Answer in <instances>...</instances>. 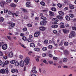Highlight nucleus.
<instances>
[{"label": "nucleus", "instance_id": "0eeeda50", "mask_svg": "<svg viewBox=\"0 0 76 76\" xmlns=\"http://www.w3.org/2000/svg\"><path fill=\"white\" fill-rule=\"evenodd\" d=\"M11 71V72L13 73H15V72H16V73H18V70L16 69H12Z\"/></svg>", "mask_w": 76, "mask_h": 76}, {"label": "nucleus", "instance_id": "b1692460", "mask_svg": "<svg viewBox=\"0 0 76 76\" xmlns=\"http://www.w3.org/2000/svg\"><path fill=\"white\" fill-rule=\"evenodd\" d=\"M27 41L30 42H34V40H31V39L30 38H29L27 39Z\"/></svg>", "mask_w": 76, "mask_h": 76}, {"label": "nucleus", "instance_id": "09e8293b", "mask_svg": "<svg viewBox=\"0 0 76 76\" xmlns=\"http://www.w3.org/2000/svg\"><path fill=\"white\" fill-rule=\"evenodd\" d=\"M3 58L4 59V60H6V59H7V56H4L3 57Z\"/></svg>", "mask_w": 76, "mask_h": 76}, {"label": "nucleus", "instance_id": "bb28decb", "mask_svg": "<svg viewBox=\"0 0 76 76\" xmlns=\"http://www.w3.org/2000/svg\"><path fill=\"white\" fill-rule=\"evenodd\" d=\"M34 51H39L40 50V49L39 48H34Z\"/></svg>", "mask_w": 76, "mask_h": 76}, {"label": "nucleus", "instance_id": "f3484780", "mask_svg": "<svg viewBox=\"0 0 76 76\" xmlns=\"http://www.w3.org/2000/svg\"><path fill=\"white\" fill-rule=\"evenodd\" d=\"M30 46L31 47L34 48L35 47V44L34 43H31L30 44Z\"/></svg>", "mask_w": 76, "mask_h": 76}, {"label": "nucleus", "instance_id": "bf43d9fd", "mask_svg": "<svg viewBox=\"0 0 76 76\" xmlns=\"http://www.w3.org/2000/svg\"><path fill=\"white\" fill-rule=\"evenodd\" d=\"M53 33L54 34H57V31L56 30H54L53 31Z\"/></svg>", "mask_w": 76, "mask_h": 76}, {"label": "nucleus", "instance_id": "774afa93", "mask_svg": "<svg viewBox=\"0 0 76 76\" xmlns=\"http://www.w3.org/2000/svg\"><path fill=\"white\" fill-rule=\"evenodd\" d=\"M8 13L9 15H11L12 14V12L10 11H9L8 12Z\"/></svg>", "mask_w": 76, "mask_h": 76}, {"label": "nucleus", "instance_id": "052dcab7", "mask_svg": "<svg viewBox=\"0 0 76 76\" xmlns=\"http://www.w3.org/2000/svg\"><path fill=\"white\" fill-rule=\"evenodd\" d=\"M60 27L61 28H65V26H64L63 25L62 26H60Z\"/></svg>", "mask_w": 76, "mask_h": 76}, {"label": "nucleus", "instance_id": "c756f323", "mask_svg": "<svg viewBox=\"0 0 76 76\" xmlns=\"http://www.w3.org/2000/svg\"><path fill=\"white\" fill-rule=\"evenodd\" d=\"M67 60H68L67 58H65L63 59V61L64 63H66V62H67Z\"/></svg>", "mask_w": 76, "mask_h": 76}, {"label": "nucleus", "instance_id": "7ed1b4c3", "mask_svg": "<svg viewBox=\"0 0 76 76\" xmlns=\"http://www.w3.org/2000/svg\"><path fill=\"white\" fill-rule=\"evenodd\" d=\"M35 69H36V67L35 66H34L33 68V70H31V74H32V73H37V71L35 70Z\"/></svg>", "mask_w": 76, "mask_h": 76}, {"label": "nucleus", "instance_id": "f257e3e1", "mask_svg": "<svg viewBox=\"0 0 76 76\" xmlns=\"http://www.w3.org/2000/svg\"><path fill=\"white\" fill-rule=\"evenodd\" d=\"M30 58L29 57H27L24 60L25 65H28L29 62Z\"/></svg>", "mask_w": 76, "mask_h": 76}, {"label": "nucleus", "instance_id": "680f3d73", "mask_svg": "<svg viewBox=\"0 0 76 76\" xmlns=\"http://www.w3.org/2000/svg\"><path fill=\"white\" fill-rule=\"evenodd\" d=\"M63 44V43L61 42L60 43L59 45V46H60V47H61V46H62Z\"/></svg>", "mask_w": 76, "mask_h": 76}, {"label": "nucleus", "instance_id": "6e6552de", "mask_svg": "<svg viewBox=\"0 0 76 76\" xmlns=\"http://www.w3.org/2000/svg\"><path fill=\"white\" fill-rule=\"evenodd\" d=\"M19 65L20 67H23L24 66V61H21L20 62Z\"/></svg>", "mask_w": 76, "mask_h": 76}, {"label": "nucleus", "instance_id": "c03bdc74", "mask_svg": "<svg viewBox=\"0 0 76 76\" xmlns=\"http://www.w3.org/2000/svg\"><path fill=\"white\" fill-rule=\"evenodd\" d=\"M72 28L73 30L76 31V27L75 26H72Z\"/></svg>", "mask_w": 76, "mask_h": 76}, {"label": "nucleus", "instance_id": "ea45409f", "mask_svg": "<svg viewBox=\"0 0 76 76\" xmlns=\"http://www.w3.org/2000/svg\"><path fill=\"white\" fill-rule=\"evenodd\" d=\"M42 50L43 51H46L47 50V48L46 47H44L42 48Z\"/></svg>", "mask_w": 76, "mask_h": 76}, {"label": "nucleus", "instance_id": "0e129e2a", "mask_svg": "<svg viewBox=\"0 0 76 76\" xmlns=\"http://www.w3.org/2000/svg\"><path fill=\"white\" fill-rule=\"evenodd\" d=\"M39 15L41 17H42V16H43V14L40 13L39 14Z\"/></svg>", "mask_w": 76, "mask_h": 76}, {"label": "nucleus", "instance_id": "4be33fe9", "mask_svg": "<svg viewBox=\"0 0 76 76\" xmlns=\"http://www.w3.org/2000/svg\"><path fill=\"white\" fill-rule=\"evenodd\" d=\"M57 18H58V19H60L61 20H62V19H63V18L61 16H58L57 17Z\"/></svg>", "mask_w": 76, "mask_h": 76}, {"label": "nucleus", "instance_id": "f704fd0d", "mask_svg": "<svg viewBox=\"0 0 76 76\" xmlns=\"http://www.w3.org/2000/svg\"><path fill=\"white\" fill-rule=\"evenodd\" d=\"M58 6L59 8H61V7H62V5H61V4H60V3H58Z\"/></svg>", "mask_w": 76, "mask_h": 76}, {"label": "nucleus", "instance_id": "393cba45", "mask_svg": "<svg viewBox=\"0 0 76 76\" xmlns=\"http://www.w3.org/2000/svg\"><path fill=\"white\" fill-rule=\"evenodd\" d=\"M65 18L67 20H70V18L69 17V16H68V15L66 16Z\"/></svg>", "mask_w": 76, "mask_h": 76}, {"label": "nucleus", "instance_id": "37998d69", "mask_svg": "<svg viewBox=\"0 0 76 76\" xmlns=\"http://www.w3.org/2000/svg\"><path fill=\"white\" fill-rule=\"evenodd\" d=\"M3 44H4V42H1L0 43V47H1V46Z\"/></svg>", "mask_w": 76, "mask_h": 76}, {"label": "nucleus", "instance_id": "9b49d317", "mask_svg": "<svg viewBox=\"0 0 76 76\" xmlns=\"http://www.w3.org/2000/svg\"><path fill=\"white\" fill-rule=\"evenodd\" d=\"M26 5V7H31V2H27Z\"/></svg>", "mask_w": 76, "mask_h": 76}, {"label": "nucleus", "instance_id": "49530a36", "mask_svg": "<svg viewBox=\"0 0 76 76\" xmlns=\"http://www.w3.org/2000/svg\"><path fill=\"white\" fill-rule=\"evenodd\" d=\"M4 63L5 65H7V64H8V63H9V61H6L5 62H4Z\"/></svg>", "mask_w": 76, "mask_h": 76}, {"label": "nucleus", "instance_id": "603ef678", "mask_svg": "<svg viewBox=\"0 0 76 76\" xmlns=\"http://www.w3.org/2000/svg\"><path fill=\"white\" fill-rule=\"evenodd\" d=\"M32 53V51H30L28 53V54L30 56H31Z\"/></svg>", "mask_w": 76, "mask_h": 76}, {"label": "nucleus", "instance_id": "aec40b11", "mask_svg": "<svg viewBox=\"0 0 76 76\" xmlns=\"http://www.w3.org/2000/svg\"><path fill=\"white\" fill-rule=\"evenodd\" d=\"M10 26L12 27H13L15 26V24L13 23H10Z\"/></svg>", "mask_w": 76, "mask_h": 76}, {"label": "nucleus", "instance_id": "e2e57ef3", "mask_svg": "<svg viewBox=\"0 0 76 76\" xmlns=\"http://www.w3.org/2000/svg\"><path fill=\"white\" fill-rule=\"evenodd\" d=\"M12 2V0H7V3H10Z\"/></svg>", "mask_w": 76, "mask_h": 76}, {"label": "nucleus", "instance_id": "5701e85b", "mask_svg": "<svg viewBox=\"0 0 76 76\" xmlns=\"http://www.w3.org/2000/svg\"><path fill=\"white\" fill-rule=\"evenodd\" d=\"M51 27L53 28H58V25H53L51 26Z\"/></svg>", "mask_w": 76, "mask_h": 76}, {"label": "nucleus", "instance_id": "c85d7f7f", "mask_svg": "<svg viewBox=\"0 0 76 76\" xmlns=\"http://www.w3.org/2000/svg\"><path fill=\"white\" fill-rule=\"evenodd\" d=\"M3 20H4V18H3V17H0V22H3Z\"/></svg>", "mask_w": 76, "mask_h": 76}, {"label": "nucleus", "instance_id": "69168bd1", "mask_svg": "<svg viewBox=\"0 0 76 76\" xmlns=\"http://www.w3.org/2000/svg\"><path fill=\"white\" fill-rule=\"evenodd\" d=\"M0 56H1V57L3 56V53L1 52H0Z\"/></svg>", "mask_w": 76, "mask_h": 76}, {"label": "nucleus", "instance_id": "423d86ee", "mask_svg": "<svg viewBox=\"0 0 76 76\" xmlns=\"http://www.w3.org/2000/svg\"><path fill=\"white\" fill-rule=\"evenodd\" d=\"M64 54L65 56H69V51L66 50H65L64 51Z\"/></svg>", "mask_w": 76, "mask_h": 76}, {"label": "nucleus", "instance_id": "a18cd8bd", "mask_svg": "<svg viewBox=\"0 0 76 76\" xmlns=\"http://www.w3.org/2000/svg\"><path fill=\"white\" fill-rule=\"evenodd\" d=\"M48 40H46L44 41V43L45 44H48Z\"/></svg>", "mask_w": 76, "mask_h": 76}, {"label": "nucleus", "instance_id": "20e7f679", "mask_svg": "<svg viewBox=\"0 0 76 76\" xmlns=\"http://www.w3.org/2000/svg\"><path fill=\"white\" fill-rule=\"evenodd\" d=\"M40 34H41V32L40 31H37L34 33V37H38L39 35Z\"/></svg>", "mask_w": 76, "mask_h": 76}, {"label": "nucleus", "instance_id": "c9c22d12", "mask_svg": "<svg viewBox=\"0 0 76 76\" xmlns=\"http://www.w3.org/2000/svg\"><path fill=\"white\" fill-rule=\"evenodd\" d=\"M19 63L18 61L15 62V65L16 66H19Z\"/></svg>", "mask_w": 76, "mask_h": 76}, {"label": "nucleus", "instance_id": "58836bf2", "mask_svg": "<svg viewBox=\"0 0 76 76\" xmlns=\"http://www.w3.org/2000/svg\"><path fill=\"white\" fill-rule=\"evenodd\" d=\"M40 4L42 6H45V3L44 2H40Z\"/></svg>", "mask_w": 76, "mask_h": 76}, {"label": "nucleus", "instance_id": "5fc2aeb1", "mask_svg": "<svg viewBox=\"0 0 76 76\" xmlns=\"http://www.w3.org/2000/svg\"><path fill=\"white\" fill-rule=\"evenodd\" d=\"M23 56L21 55H20L19 56V58H20L21 59H22L23 58Z\"/></svg>", "mask_w": 76, "mask_h": 76}, {"label": "nucleus", "instance_id": "4468645a", "mask_svg": "<svg viewBox=\"0 0 76 76\" xmlns=\"http://www.w3.org/2000/svg\"><path fill=\"white\" fill-rule=\"evenodd\" d=\"M63 31L64 34H68L69 32V30L64 29L63 30Z\"/></svg>", "mask_w": 76, "mask_h": 76}, {"label": "nucleus", "instance_id": "e433bc0d", "mask_svg": "<svg viewBox=\"0 0 76 76\" xmlns=\"http://www.w3.org/2000/svg\"><path fill=\"white\" fill-rule=\"evenodd\" d=\"M8 12V10L7 9H5L4 10V13H6Z\"/></svg>", "mask_w": 76, "mask_h": 76}, {"label": "nucleus", "instance_id": "3c124183", "mask_svg": "<svg viewBox=\"0 0 76 76\" xmlns=\"http://www.w3.org/2000/svg\"><path fill=\"white\" fill-rule=\"evenodd\" d=\"M52 48V45H49L48 46V49H51V48Z\"/></svg>", "mask_w": 76, "mask_h": 76}, {"label": "nucleus", "instance_id": "6ab92c4d", "mask_svg": "<svg viewBox=\"0 0 76 76\" xmlns=\"http://www.w3.org/2000/svg\"><path fill=\"white\" fill-rule=\"evenodd\" d=\"M69 8L70 9H74V8L75 7L74 5L72 4L69 5Z\"/></svg>", "mask_w": 76, "mask_h": 76}, {"label": "nucleus", "instance_id": "ddd939ff", "mask_svg": "<svg viewBox=\"0 0 76 76\" xmlns=\"http://www.w3.org/2000/svg\"><path fill=\"white\" fill-rule=\"evenodd\" d=\"M0 73L2 74H4L6 73V71L4 69H1L0 70Z\"/></svg>", "mask_w": 76, "mask_h": 76}, {"label": "nucleus", "instance_id": "2f4dec72", "mask_svg": "<svg viewBox=\"0 0 76 76\" xmlns=\"http://www.w3.org/2000/svg\"><path fill=\"white\" fill-rule=\"evenodd\" d=\"M15 61H16V60H12L11 61L10 63H11V64H14Z\"/></svg>", "mask_w": 76, "mask_h": 76}, {"label": "nucleus", "instance_id": "1a4fd4ad", "mask_svg": "<svg viewBox=\"0 0 76 76\" xmlns=\"http://www.w3.org/2000/svg\"><path fill=\"white\" fill-rule=\"evenodd\" d=\"M46 22H47V21H45V20H44L42 21V22H40V24L41 25L44 26L45 25Z\"/></svg>", "mask_w": 76, "mask_h": 76}, {"label": "nucleus", "instance_id": "864d4df0", "mask_svg": "<svg viewBox=\"0 0 76 76\" xmlns=\"http://www.w3.org/2000/svg\"><path fill=\"white\" fill-rule=\"evenodd\" d=\"M53 59L54 60H57L58 59V58L57 57H54L53 58Z\"/></svg>", "mask_w": 76, "mask_h": 76}, {"label": "nucleus", "instance_id": "a211bd4d", "mask_svg": "<svg viewBox=\"0 0 76 76\" xmlns=\"http://www.w3.org/2000/svg\"><path fill=\"white\" fill-rule=\"evenodd\" d=\"M49 14L51 16H53L54 15V13L50 11L49 12Z\"/></svg>", "mask_w": 76, "mask_h": 76}, {"label": "nucleus", "instance_id": "dca6fc26", "mask_svg": "<svg viewBox=\"0 0 76 76\" xmlns=\"http://www.w3.org/2000/svg\"><path fill=\"white\" fill-rule=\"evenodd\" d=\"M39 29L41 31H44L45 30V28L43 26H41L39 27Z\"/></svg>", "mask_w": 76, "mask_h": 76}, {"label": "nucleus", "instance_id": "6e6d98bb", "mask_svg": "<svg viewBox=\"0 0 76 76\" xmlns=\"http://www.w3.org/2000/svg\"><path fill=\"white\" fill-rule=\"evenodd\" d=\"M69 16L70 17H71V18H73L74 17V15H73V14H70L69 15Z\"/></svg>", "mask_w": 76, "mask_h": 76}, {"label": "nucleus", "instance_id": "4d7b16f0", "mask_svg": "<svg viewBox=\"0 0 76 76\" xmlns=\"http://www.w3.org/2000/svg\"><path fill=\"white\" fill-rule=\"evenodd\" d=\"M5 65V64H4V62H3L1 64V66L2 67H4V65Z\"/></svg>", "mask_w": 76, "mask_h": 76}, {"label": "nucleus", "instance_id": "412c9836", "mask_svg": "<svg viewBox=\"0 0 76 76\" xmlns=\"http://www.w3.org/2000/svg\"><path fill=\"white\" fill-rule=\"evenodd\" d=\"M58 13L60 15H61V16H63L64 15V13L62 11H59Z\"/></svg>", "mask_w": 76, "mask_h": 76}, {"label": "nucleus", "instance_id": "f8f14e48", "mask_svg": "<svg viewBox=\"0 0 76 76\" xmlns=\"http://www.w3.org/2000/svg\"><path fill=\"white\" fill-rule=\"evenodd\" d=\"M6 4V3L4 1H2L1 2L0 5L2 7H4V5Z\"/></svg>", "mask_w": 76, "mask_h": 76}, {"label": "nucleus", "instance_id": "13d9d810", "mask_svg": "<svg viewBox=\"0 0 76 76\" xmlns=\"http://www.w3.org/2000/svg\"><path fill=\"white\" fill-rule=\"evenodd\" d=\"M43 62L44 63H45L46 64H48V63H47V61L44 60L43 61Z\"/></svg>", "mask_w": 76, "mask_h": 76}, {"label": "nucleus", "instance_id": "cd10ccee", "mask_svg": "<svg viewBox=\"0 0 76 76\" xmlns=\"http://www.w3.org/2000/svg\"><path fill=\"white\" fill-rule=\"evenodd\" d=\"M10 6L11 7H16V4L13 3L11 4H10Z\"/></svg>", "mask_w": 76, "mask_h": 76}, {"label": "nucleus", "instance_id": "8fccbe9b", "mask_svg": "<svg viewBox=\"0 0 76 76\" xmlns=\"http://www.w3.org/2000/svg\"><path fill=\"white\" fill-rule=\"evenodd\" d=\"M27 26L28 27H32V26L31 24H27Z\"/></svg>", "mask_w": 76, "mask_h": 76}, {"label": "nucleus", "instance_id": "4c0bfd02", "mask_svg": "<svg viewBox=\"0 0 76 76\" xmlns=\"http://www.w3.org/2000/svg\"><path fill=\"white\" fill-rule=\"evenodd\" d=\"M41 18L42 19H43V20H46L47 19V18L45 17L42 16L41 17Z\"/></svg>", "mask_w": 76, "mask_h": 76}, {"label": "nucleus", "instance_id": "473e14b6", "mask_svg": "<svg viewBox=\"0 0 76 76\" xmlns=\"http://www.w3.org/2000/svg\"><path fill=\"white\" fill-rule=\"evenodd\" d=\"M22 38L23 41H26V37L24 36L22 37Z\"/></svg>", "mask_w": 76, "mask_h": 76}, {"label": "nucleus", "instance_id": "a19ab883", "mask_svg": "<svg viewBox=\"0 0 76 76\" xmlns=\"http://www.w3.org/2000/svg\"><path fill=\"white\" fill-rule=\"evenodd\" d=\"M5 70H6V72L7 73V74H9V69H8V68H6L5 69Z\"/></svg>", "mask_w": 76, "mask_h": 76}, {"label": "nucleus", "instance_id": "de8ad7c7", "mask_svg": "<svg viewBox=\"0 0 76 76\" xmlns=\"http://www.w3.org/2000/svg\"><path fill=\"white\" fill-rule=\"evenodd\" d=\"M42 57H45V56H46V54L45 53H43L42 54Z\"/></svg>", "mask_w": 76, "mask_h": 76}, {"label": "nucleus", "instance_id": "a878e982", "mask_svg": "<svg viewBox=\"0 0 76 76\" xmlns=\"http://www.w3.org/2000/svg\"><path fill=\"white\" fill-rule=\"evenodd\" d=\"M52 20L54 22H58V19L55 18H53Z\"/></svg>", "mask_w": 76, "mask_h": 76}, {"label": "nucleus", "instance_id": "9d476101", "mask_svg": "<svg viewBox=\"0 0 76 76\" xmlns=\"http://www.w3.org/2000/svg\"><path fill=\"white\" fill-rule=\"evenodd\" d=\"M19 12L18 11H17L16 13H13L12 14V15H15L16 17H17V16H18L19 15Z\"/></svg>", "mask_w": 76, "mask_h": 76}, {"label": "nucleus", "instance_id": "f03ea898", "mask_svg": "<svg viewBox=\"0 0 76 76\" xmlns=\"http://www.w3.org/2000/svg\"><path fill=\"white\" fill-rule=\"evenodd\" d=\"M75 32L72 31L69 35V38H73V37L75 36Z\"/></svg>", "mask_w": 76, "mask_h": 76}, {"label": "nucleus", "instance_id": "7c9ffc66", "mask_svg": "<svg viewBox=\"0 0 76 76\" xmlns=\"http://www.w3.org/2000/svg\"><path fill=\"white\" fill-rule=\"evenodd\" d=\"M51 10L52 11L55 12L56 10V8L54 7H52L51 8Z\"/></svg>", "mask_w": 76, "mask_h": 76}, {"label": "nucleus", "instance_id": "72a5a7b5", "mask_svg": "<svg viewBox=\"0 0 76 76\" xmlns=\"http://www.w3.org/2000/svg\"><path fill=\"white\" fill-rule=\"evenodd\" d=\"M64 46H68V45H69V44L68 43V42H65L64 44Z\"/></svg>", "mask_w": 76, "mask_h": 76}, {"label": "nucleus", "instance_id": "39448f33", "mask_svg": "<svg viewBox=\"0 0 76 76\" xmlns=\"http://www.w3.org/2000/svg\"><path fill=\"white\" fill-rule=\"evenodd\" d=\"M2 49L4 50H6L7 48V44H4L2 47Z\"/></svg>", "mask_w": 76, "mask_h": 76}, {"label": "nucleus", "instance_id": "79ce46f5", "mask_svg": "<svg viewBox=\"0 0 76 76\" xmlns=\"http://www.w3.org/2000/svg\"><path fill=\"white\" fill-rule=\"evenodd\" d=\"M23 31L24 32L26 31H27V28H23Z\"/></svg>", "mask_w": 76, "mask_h": 76}, {"label": "nucleus", "instance_id": "2eb2a0df", "mask_svg": "<svg viewBox=\"0 0 76 76\" xmlns=\"http://www.w3.org/2000/svg\"><path fill=\"white\" fill-rule=\"evenodd\" d=\"M8 56L10 58H11L13 57V53L12 52H11L9 53L8 54Z\"/></svg>", "mask_w": 76, "mask_h": 76}, {"label": "nucleus", "instance_id": "338daca9", "mask_svg": "<svg viewBox=\"0 0 76 76\" xmlns=\"http://www.w3.org/2000/svg\"><path fill=\"white\" fill-rule=\"evenodd\" d=\"M20 36H24V35H25V34H24V33H21V34H20Z\"/></svg>", "mask_w": 76, "mask_h": 76}]
</instances>
